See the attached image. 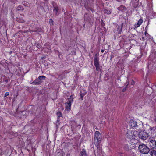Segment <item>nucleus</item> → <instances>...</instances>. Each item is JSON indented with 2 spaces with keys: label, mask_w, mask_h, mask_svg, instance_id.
I'll return each mask as SVG.
<instances>
[{
  "label": "nucleus",
  "mask_w": 156,
  "mask_h": 156,
  "mask_svg": "<svg viewBox=\"0 0 156 156\" xmlns=\"http://www.w3.org/2000/svg\"><path fill=\"white\" fill-rule=\"evenodd\" d=\"M132 133V130L128 131L126 134V136L128 137L130 139H133V136Z\"/></svg>",
  "instance_id": "9b49d317"
},
{
  "label": "nucleus",
  "mask_w": 156,
  "mask_h": 156,
  "mask_svg": "<svg viewBox=\"0 0 156 156\" xmlns=\"http://www.w3.org/2000/svg\"><path fill=\"white\" fill-rule=\"evenodd\" d=\"M73 100H70L69 102L65 103L66 108V109L69 111L70 110V108L71 106V103L72 102Z\"/></svg>",
  "instance_id": "0eeeda50"
},
{
  "label": "nucleus",
  "mask_w": 156,
  "mask_h": 156,
  "mask_svg": "<svg viewBox=\"0 0 156 156\" xmlns=\"http://www.w3.org/2000/svg\"><path fill=\"white\" fill-rule=\"evenodd\" d=\"M17 9L18 10H23V7L19 5L18 6V7L17 8Z\"/></svg>",
  "instance_id": "6ab92c4d"
},
{
  "label": "nucleus",
  "mask_w": 156,
  "mask_h": 156,
  "mask_svg": "<svg viewBox=\"0 0 156 156\" xmlns=\"http://www.w3.org/2000/svg\"><path fill=\"white\" fill-rule=\"evenodd\" d=\"M17 21L20 23H23L24 22V21L23 20H20L18 19Z\"/></svg>",
  "instance_id": "b1692460"
},
{
  "label": "nucleus",
  "mask_w": 156,
  "mask_h": 156,
  "mask_svg": "<svg viewBox=\"0 0 156 156\" xmlns=\"http://www.w3.org/2000/svg\"><path fill=\"white\" fill-rule=\"evenodd\" d=\"M104 50H103V49H102V50H101V52L102 53H103V52H104Z\"/></svg>",
  "instance_id": "c85d7f7f"
},
{
  "label": "nucleus",
  "mask_w": 156,
  "mask_h": 156,
  "mask_svg": "<svg viewBox=\"0 0 156 156\" xmlns=\"http://www.w3.org/2000/svg\"><path fill=\"white\" fill-rule=\"evenodd\" d=\"M150 130L151 131V132L153 134H154L155 132V130L154 129L151 127H150Z\"/></svg>",
  "instance_id": "a211bd4d"
},
{
  "label": "nucleus",
  "mask_w": 156,
  "mask_h": 156,
  "mask_svg": "<svg viewBox=\"0 0 156 156\" xmlns=\"http://www.w3.org/2000/svg\"><path fill=\"white\" fill-rule=\"evenodd\" d=\"M133 156H136V155H134Z\"/></svg>",
  "instance_id": "72a5a7b5"
},
{
  "label": "nucleus",
  "mask_w": 156,
  "mask_h": 156,
  "mask_svg": "<svg viewBox=\"0 0 156 156\" xmlns=\"http://www.w3.org/2000/svg\"><path fill=\"white\" fill-rule=\"evenodd\" d=\"M105 13L108 14H109L111 13V12L110 10H108L107 9H105Z\"/></svg>",
  "instance_id": "4be33fe9"
},
{
  "label": "nucleus",
  "mask_w": 156,
  "mask_h": 156,
  "mask_svg": "<svg viewBox=\"0 0 156 156\" xmlns=\"http://www.w3.org/2000/svg\"><path fill=\"white\" fill-rule=\"evenodd\" d=\"M143 22V20L142 19H140L138 21L137 23L135 24V27L136 28H137L139 27L142 23Z\"/></svg>",
  "instance_id": "9d476101"
},
{
  "label": "nucleus",
  "mask_w": 156,
  "mask_h": 156,
  "mask_svg": "<svg viewBox=\"0 0 156 156\" xmlns=\"http://www.w3.org/2000/svg\"><path fill=\"white\" fill-rule=\"evenodd\" d=\"M23 3L24 5L26 6H28L29 5V4L26 1H24L23 2Z\"/></svg>",
  "instance_id": "412c9836"
},
{
  "label": "nucleus",
  "mask_w": 156,
  "mask_h": 156,
  "mask_svg": "<svg viewBox=\"0 0 156 156\" xmlns=\"http://www.w3.org/2000/svg\"><path fill=\"white\" fill-rule=\"evenodd\" d=\"M139 137L142 140H146L148 136V134L147 132L141 131L138 133Z\"/></svg>",
  "instance_id": "20e7f679"
},
{
  "label": "nucleus",
  "mask_w": 156,
  "mask_h": 156,
  "mask_svg": "<svg viewBox=\"0 0 156 156\" xmlns=\"http://www.w3.org/2000/svg\"><path fill=\"white\" fill-rule=\"evenodd\" d=\"M101 139L102 136L100 133L98 131H96L94 135V144L98 148L100 147L99 144L101 142Z\"/></svg>",
  "instance_id": "f257e3e1"
},
{
  "label": "nucleus",
  "mask_w": 156,
  "mask_h": 156,
  "mask_svg": "<svg viewBox=\"0 0 156 156\" xmlns=\"http://www.w3.org/2000/svg\"><path fill=\"white\" fill-rule=\"evenodd\" d=\"M94 66L100 65L99 58L97 54H95L94 58Z\"/></svg>",
  "instance_id": "423d86ee"
},
{
  "label": "nucleus",
  "mask_w": 156,
  "mask_h": 156,
  "mask_svg": "<svg viewBox=\"0 0 156 156\" xmlns=\"http://www.w3.org/2000/svg\"><path fill=\"white\" fill-rule=\"evenodd\" d=\"M134 84V82L133 80H132V81H131V84L132 85H133Z\"/></svg>",
  "instance_id": "cd10ccee"
},
{
  "label": "nucleus",
  "mask_w": 156,
  "mask_h": 156,
  "mask_svg": "<svg viewBox=\"0 0 156 156\" xmlns=\"http://www.w3.org/2000/svg\"><path fill=\"white\" fill-rule=\"evenodd\" d=\"M86 93V92H84V91L83 93H82V92H80V95L81 96V100H83V96Z\"/></svg>",
  "instance_id": "f3484780"
},
{
  "label": "nucleus",
  "mask_w": 156,
  "mask_h": 156,
  "mask_svg": "<svg viewBox=\"0 0 156 156\" xmlns=\"http://www.w3.org/2000/svg\"><path fill=\"white\" fill-rule=\"evenodd\" d=\"M132 134L133 136V139L132 140L135 139V138L137 137L138 134L137 131L133 130H132Z\"/></svg>",
  "instance_id": "1a4fd4ad"
},
{
  "label": "nucleus",
  "mask_w": 156,
  "mask_h": 156,
  "mask_svg": "<svg viewBox=\"0 0 156 156\" xmlns=\"http://www.w3.org/2000/svg\"><path fill=\"white\" fill-rule=\"evenodd\" d=\"M26 32H26V31H24V33H26Z\"/></svg>",
  "instance_id": "7c9ffc66"
},
{
  "label": "nucleus",
  "mask_w": 156,
  "mask_h": 156,
  "mask_svg": "<svg viewBox=\"0 0 156 156\" xmlns=\"http://www.w3.org/2000/svg\"><path fill=\"white\" fill-rule=\"evenodd\" d=\"M49 23H50V24L51 25H53V20L51 19H50V20H49Z\"/></svg>",
  "instance_id": "393cba45"
},
{
  "label": "nucleus",
  "mask_w": 156,
  "mask_h": 156,
  "mask_svg": "<svg viewBox=\"0 0 156 156\" xmlns=\"http://www.w3.org/2000/svg\"><path fill=\"white\" fill-rule=\"evenodd\" d=\"M28 31L30 32H36V31H37V30H28Z\"/></svg>",
  "instance_id": "a878e982"
},
{
  "label": "nucleus",
  "mask_w": 156,
  "mask_h": 156,
  "mask_svg": "<svg viewBox=\"0 0 156 156\" xmlns=\"http://www.w3.org/2000/svg\"><path fill=\"white\" fill-rule=\"evenodd\" d=\"M9 93L8 92H6L5 94V97H6L7 96H8L9 95Z\"/></svg>",
  "instance_id": "bb28decb"
},
{
  "label": "nucleus",
  "mask_w": 156,
  "mask_h": 156,
  "mask_svg": "<svg viewBox=\"0 0 156 156\" xmlns=\"http://www.w3.org/2000/svg\"><path fill=\"white\" fill-rule=\"evenodd\" d=\"M46 78V77L44 76H39L38 77V79H39L40 80H41H41L42 79H45Z\"/></svg>",
  "instance_id": "aec40b11"
},
{
  "label": "nucleus",
  "mask_w": 156,
  "mask_h": 156,
  "mask_svg": "<svg viewBox=\"0 0 156 156\" xmlns=\"http://www.w3.org/2000/svg\"><path fill=\"white\" fill-rule=\"evenodd\" d=\"M148 145L151 149L156 150V141L154 138L150 137L148 139Z\"/></svg>",
  "instance_id": "7ed1b4c3"
},
{
  "label": "nucleus",
  "mask_w": 156,
  "mask_h": 156,
  "mask_svg": "<svg viewBox=\"0 0 156 156\" xmlns=\"http://www.w3.org/2000/svg\"><path fill=\"white\" fill-rule=\"evenodd\" d=\"M42 83V81L41 80H40L38 78L36 79L31 83L34 85L40 84Z\"/></svg>",
  "instance_id": "6e6552de"
},
{
  "label": "nucleus",
  "mask_w": 156,
  "mask_h": 156,
  "mask_svg": "<svg viewBox=\"0 0 156 156\" xmlns=\"http://www.w3.org/2000/svg\"><path fill=\"white\" fill-rule=\"evenodd\" d=\"M147 33L146 32H145V34H146Z\"/></svg>",
  "instance_id": "473e14b6"
},
{
  "label": "nucleus",
  "mask_w": 156,
  "mask_h": 156,
  "mask_svg": "<svg viewBox=\"0 0 156 156\" xmlns=\"http://www.w3.org/2000/svg\"><path fill=\"white\" fill-rule=\"evenodd\" d=\"M142 38V39L144 40V37H143Z\"/></svg>",
  "instance_id": "2f4dec72"
},
{
  "label": "nucleus",
  "mask_w": 156,
  "mask_h": 156,
  "mask_svg": "<svg viewBox=\"0 0 156 156\" xmlns=\"http://www.w3.org/2000/svg\"><path fill=\"white\" fill-rule=\"evenodd\" d=\"M123 25V23H122L121 24V27L119 26V27L117 28V31L118 32V33L119 34L121 33V32L122 31Z\"/></svg>",
  "instance_id": "ddd939ff"
},
{
  "label": "nucleus",
  "mask_w": 156,
  "mask_h": 156,
  "mask_svg": "<svg viewBox=\"0 0 156 156\" xmlns=\"http://www.w3.org/2000/svg\"><path fill=\"white\" fill-rule=\"evenodd\" d=\"M96 70L98 71H100L101 69L100 68V65L95 66Z\"/></svg>",
  "instance_id": "dca6fc26"
},
{
  "label": "nucleus",
  "mask_w": 156,
  "mask_h": 156,
  "mask_svg": "<svg viewBox=\"0 0 156 156\" xmlns=\"http://www.w3.org/2000/svg\"><path fill=\"white\" fill-rule=\"evenodd\" d=\"M80 156H88L84 149H82V151L80 152Z\"/></svg>",
  "instance_id": "f8f14e48"
},
{
  "label": "nucleus",
  "mask_w": 156,
  "mask_h": 156,
  "mask_svg": "<svg viewBox=\"0 0 156 156\" xmlns=\"http://www.w3.org/2000/svg\"><path fill=\"white\" fill-rule=\"evenodd\" d=\"M8 80H5V81L6 82V83H7V82H8Z\"/></svg>",
  "instance_id": "c756f323"
},
{
  "label": "nucleus",
  "mask_w": 156,
  "mask_h": 156,
  "mask_svg": "<svg viewBox=\"0 0 156 156\" xmlns=\"http://www.w3.org/2000/svg\"><path fill=\"white\" fill-rule=\"evenodd\" d=\"M150 154L151 156H156V151L155 150H152L150 152Z\"/></svg>",
  "instance_id": "4468645a"
},
{
  "label": "nucleus",
  "mask_w": 156,
  "mask_h": 156,
  "mask_svg": "<svg viewBox=\"0 0 156 156\" xmlns=\"http://www.w3.org/2000/svg\"><path fill=\"white\" fill-rule=\"evenodd\" d=\"M140 152L143 154H147L149 152L150 150L148 147L143 144H140L138 147Z\"/></svg>",
  "instance_id": "f03ea898"
},
{
  "label": "nucleus",
  "mask_w": 156,
  "mask_h": 156,
  "mask_svg": "<svg viewBox=\"0 0 156 156\" xmlns=\"http://www.w3.org/2000/svg\"><path fill=\"white\" fill-rule=\"evenodd\" d=\"M129 125L130 128H133L137 126L136 122L133 120H131L129 123Z\"/></svg>",
  "instance_id": "39448f33"
},
{
  "label": "nucleus",
  "mask_w": 156,
  "mask_h": 156,
  "mask_svg": "<svg viewBox=\"0 0 156 156\" xmlns=\"http://www.w3.org/2000/svg\"><path fill=\"white\" fill-rule=\"evenodd\" d=\"M57 115L58 117H60L62 116L61 113L59 112L57 113Z\"/></svg>",
  "instance_id": "5701e85b"
},
{
  "label": "nucleus",
  "mask_w": 156,
  "mask_h": 156,
  "mask_svg": "<svg viewBox=\"0 0 156 156\" xmlns=\"http://www.w3.org/2000/svg\"><path fill=\"white\" fill-rule=\"evenodd\" d=\"M123 91H124V90L123 89Z\"/></svg>",
  "instance_id": "f704fd0d"
},
{
  "label": "nucleus",
  "mask_w": 156,
  "mask_h": 156,
  "mask_svg": "<svg viewBox=\"0 0 156 156\" xmlns=\"http://www.w3.org/2000/svg\"><path fill=\"white\" fill-rule=\"evenodd\" d=\"M58 9L57 7H55L54 9V12L57 15L58 12Z\"/></svg>",
  "instance_id": "2eb2a0df"
},
{
  "label": "nucleus",
  "mask_w": 156,
  "mask_h": 156,
  "mask_svg": "<svg viewBox=\"0 0 156 156\" xmlns=\"http://www.w3.org/2000/svg\"><path fill=\"white\" fill-rule=\"evenodd\" d=\"M123 91H124V90L123 89Z\"/></svg>",
  "instance_id": "c9c22d12"
}]
</instances>
